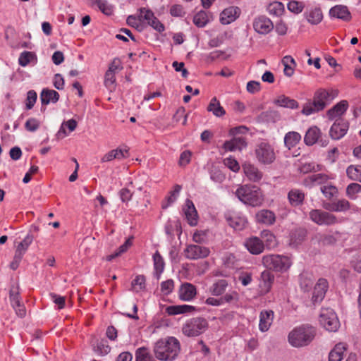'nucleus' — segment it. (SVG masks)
Masks as SVG:
<instances>
[{
	"mask_svg": "<svg viewBox=\"0 0 361 361\" xmlns=\"http://www.w3.org/2000/svg\"><path fill=\"white\" fill-rule=\"evenodd\" d=\"M180 350L179 341L173 336L157 341L153 348L155 357L161 361H173Z\"/></svg>",
	"mask_w": 361,
	"mask_h": 361,
	"instance_id": "1",
	"label": "nucleus"
},
{
	"mask_svg": "<svg viewBox=\"0 0 361 361\" xmlns=\"http://www.w3.org/2000/svg\"><path fill=\"white\" fill-rule=\"evenodd\" d=\"M235 195L242 202L252 207L260 206L264 200L261 190L255 185H242L236 190Z\"/></svg>",
	"mask_w": 361,
	"mask_h": 361,
	"instance_id": "2",
	"label": "nucleus"
},
{
	"mask_svg": "<svg viewBox=\"0 0 361 361\" xmlns=\"http://www.w3.org/2000/svg\"><path fill=\"white\" fill-rule=\"evenodd\" d=\"M315 329L308 325L295 328L288 334V341L294 347L307 345L314 338Z\"/></svg>",
	"mask_w": 361,
	"mask_h": 361,
	"instance_id": "3",
	"label": "nucleus"
},
{
	"mask_svg": "<svg viewBox=\"0 0 361 361\" xmlns=\"http://www.w3.org/2000/svg\"><path fill=\"white\" fill-rule=\"evenodd\" d=\"M264 266L268 269L278 272H283L291 265L289 258L279 255H269L262 258Z\"/></svg>",
	"mask_w": 361,
	"mask_h": 361,
	"instance_id": "4",
	"label": "nucleus"
},
{
	"mask_svg": "<svg viewBox=\"0 0 361 361\" xmlns=\"http://www.w3.org/2000/svg\"><path fill=\"white\" fill-rule=\"evenodd\" d=\"M208 328V322L203 317H194L188 320L183 326V334L189 337L197 336Z\"/></svg>",
	"mask_w": 361,
	"mask_h": 361,
	"instance_id": "5",
	"label": "nucleus"
},
{
	"mask_svg": "<svg viewBox=\"0 0 361 361\" xmlns=\"http://www.w3.org/2000/svg\"><path fill=\"white\" fill-rule=\"evenodd\" d=\"M255 152L257 161L262 164H271L276 159L274 147L267 142L257 145Z\"/></svg>",
	"mask_w": 361,
	"mask_h": 361,
	"instance_id": "6",
	"label": "nucleus"
},
{
	"mask_svg": "<svg viewBox=\"0 0 361 361\" xmlns=\"http://www.w3.org/2000/svg\"><path fill=\"white\" fill-rule=\"evenodd\" d=\"M137 13L138 20L140 22L152 27L159 32L164 31V25L158 20L150 9L147 8H140L138 9Z\"/></svg>",
	"mask_w": 361,
	"mask_h": 361,
	"instance_id": "7",
	"label": "nucleus"
},
{
	"mask_svg": "<svg viewBox=\"0 0 361 361\" xmlns=\"http://www.w3.org/2000/svg\"><path fill=\"white\" fill-rule=\"evenodd\" d=\"M319 322L329 331H336L340 326L335 312L331 308L322 309Z\"/></svg>",
	"mask_w": 361,
	"mask_h": 361,
	"instance_id": "8",
	"label": "nucleus"
},
{
	"mask_svg": "<svg viewBox=\"0 0 361 361\" xmlns=\"http://www.w3.org/2000/svg\"><path fill=\"white\" fill-rule=\"evenodd\" d=\"M310 219L319 226H332L337 224V217L322 209H312L309 214Z\"/></svg>",
	"mask_w": 361,
	"mask_h": 361,
	"instance_id": "9",
	"label": "nucleus"
},
{
	"mask_svg": "<svg viewBox=\"0 0 361 361\" xmlns=\"http://www.w3.org/2000/svg\"><path fill=\"white\" fill-rule=\"evenodd\" d=\"M210 253L209 249L207 247L198 245H188L184 250L185 258L190 260H197L207 257Z\"/></svg>",
	"mask_w": 361,
	"mask_h": 361,
	"instance_id": "10",
	"label": "nucleus"
},
{
	"mask_svg": "<svg viewBox=\"0 0 361 361\" xmlns=\"http://www.w3.org/2000/svg\"><path fill=\"white\" fill-rule=\"evenodd\" d=\"M253 28L259 34L267 35L274 27L272 21L265 16L256 17L253 20Z\"/></svg>",
	"mask_w": 361,
	"mask_h": 361,
	"instance_id": "11",
	"label": "nucleus"
},
{
	"mask_svg": "<svg viewBox=\"0 0 361 361\" xmlns=\"http://www.w3.org/2000/svg\"><path fill=\"white\" fill-rule=\"evenodd\" d=\"M329 288V283L326 279L320 278L314 286V290L312 297V302L314 304L321 302L326 295Z\"/></svg>",
	"mask_w": 361,
	"mask_h": 361,
	"instance_id": "12",
	"label": "nucleus"
},
{
	"mask_svg": "<svg viewBox=\"0 0 361 361\" xmlns=\"http://www.w3.org/2000/svg\"><path fill=\"white\" fill-rule=\"evenodd\" d=\"M348 130V123L341 118L337 119L331 126L329 131L331 137L339 140L343 137Z\"/></svg>",
	"mask_w": 361,
	"mask_h": 361,
	"instance_id": "13",
	"label": "nucleus"
},
{
	"mask_svg": "<svg viewBox=\"0 0 361 361\" xmlns=\"http://www.w3.org/2000/svg\"><path fill=\"white\" fill-rule=\"evenodd\" d=\"M337 96V92L333 90L319 89L314 94V97L318 103L321 104L324 109Z\"/></svg>",
	"mask_w": 361,
	"mask_h": 361,
	"instance_id": "14",
	"label": "nucleus"
},
{
	"mask_svg": "<svg viewBox=\"0 0 361 361\" xmlns=\"http://www.w3.org/2000/svg\"><path fill=\"white\" fill-rule=\"evenodd\" d=\"M183 211L188 224L191 226H196L198 222V214L193 202L190 200H186Z\"/></svg>",
	"mask_w": 361,
	"mask_h": 361,
	"instance_id": "15",
	"label": "nucleus"
},
{
	"mask_svg": "<svg viewBox=\"0 0 361 361\" xmlns=\"http://www.w3.org/2000/svg\"><path fill=\"white\" fill-rule=\"evenodd\" d=\"M240 14V9L237 6H229L225 8L220 15V22L223 25H228L235 21Z\"/></svg>",
	"mask_w": 361,
	"mask_h": 361,
	"instance_id": "16",
	"label": "nucleus"
},
{
	"mask_svg": "<svg viewBox=\"0 0 361 361\" xmlns=\"http://www.w3.org/2000/svg\"><path fill=\"white\" fill-rule=\"evenodd\" d=\"M274 318V312L271 310H263L259 313V329L262 332L267 331Z\"/></svg>",
	"mask_w": 361,
	"mask_h": 361,
	"instance_id": "17",
	"label": "nucleus"
},
{
	"mask_svg": "<svg viewBox=\"0 0 361 361\" xmlns=\"http://www.w3.org/2000/svg\"><path fill=\"white\" fill-rule=\"evenodd\" d=\"M320 135V130L317 127H311L306 132L304 137V142L309 146L313 145L317 142H320L322 146H326L327 145L326 140H323L322 139L319 140Z\"/></svg>",
	"mask_w": 361,
	"mask_h": 361,
	"instance_id": "18",
	"label": "nucleus"
},
{
	"mask_svg": "<svg viewBox=\"0 0 361 361\" xmlns=\"http://www.w3.org/2000/svg\"><path fill=\"white\" fill-rule=\"evenodd\" d=\"M226 219L231 227L238 231L245 228L248 223L245 216L238 214L227 215Z\"/></svg>",
	"mask_w": 361,
	"mask_h": 361,
	"instance_id": "19",
	"label": "nucleus"
},
{
	"mask_svg": "<svg viewBox=\"0 0 361 361\" xmlns=\"http://www.w3.org/2000/svg\"><path fill=\"white\" fill-rule=\"evenodd\" d=\"M244 245L252 255H259L264 251V245L262 240L257 237H251L245 240Z\"/></svg>",
	"mask_w": 361,
	"mask_h": 361,
	"instance_id": "20",
	"label": "nucleus"
},
{
	"mask_svg": "<svg viewBox=\"0 0 361 361\" xmlns=\"http://www.w3.org/2000/svg\"><path fill=\"white\" fill-rule=\"evenodd\" d=\"M304 16L307 22L312 25H317L323 19L322 9L318 6L308 8L305 12Z\"/></svg>",
	"mask_w": 361,
	"mask_h": 361,
	"instance_id": "21",
	"label": "nucleus"
},
{
	"mask_svg": "<svg viewBox=\"0 0 361 361\" xmlns=\"http://www.w3.org/2000/svg\"><path fill=\"white\" fill-rule=\"evenodd\" d=\"M243 169L245 176L250 181L258 182L262 178L263 173L253 164L245 163L243 165Z\"/></svg>",
	"mask_w": 361,
	"mask_h": 361,
	"instance_id": "22",
	"label": "nucleus"
},
{
	"mask_svg": "<svg viewBox=\"0 0 361 361\" xmlns=\"http://www.w3.org/2000/svg\"><path fill=\"white\" fill-rule=\"evenodd\" d=\"M329 16L332 18L348 21L351 18L350 13L346 6L336 5L329 10Z\"/></svg>",
	"mask_w": 361,
	"mask_h": 361,
	"instance_id": "23",
	"label": "nucleus"
},
{
	"mask_svg": "<svg viewBox=\"0 0 361 361\" xmlns=\"http://www.w3.org/2000/svg\"><path fill=\"white\" fill-rule=\"evenodd\" d=\"M197 294L196 288L194 285L185 283H183L179 289V298L184 301H190L195 298Z\"/></svg>",
	"mask_w": 361,
	"mask_h": 361,
	"instance_id": "24",
	"label": "nucleus"
},
{
	"mask_svg": "<svg viewBox=\"0 0 361 361\" xmlns=\"http://www.w3.org/2000/svg\"><path fill=\"white\" fill-rule=\"evenodd\" d=\"M247 146L246 140L243 137H235L231 140L226 141L224 144V147L228 151L242 150Z\"/></svg>",
	"mask_w": 361,
	"mask_h": 361,
	"instance_id": "25",
	"label": "nucleus"
},
{
	"mask_svg": "<svg viewBox=\"0 0 361 361\" xmlns=\"http://www.w3.org/2000/svg\"><path fill=\"white\" fill-rule=\"evenodd\" d=\"M324 208L331 212H346L350 209V204L347 200L341 199L331 203L326 204Z\"/></svg>",
	"mask_w": 361,
	"mask_h": 361,
	"instance_id": "26",
	"label": "nucleus"
},
{
	"mask_svg": "<svg viewBox=\"0 0 361 361\" xmlns=\"http://www.w3.org/2000/svg\"><path fill=\"white\" fill-rule=\"evenodd\" d=\"M312 240L319 245H332L336 243V238L331 234H325L322 233H315Z\"/></svg>",
	"mask_w": 361,
	"mask_h": 361,
	"instance_id": "27",
	"label": "nucleus"
},
{
	"mask_svg": "<svg viewBox=\"0 0 361 361\" xmlns=\"http://www.w3.org/2000/svg\"><path fill=\"white\" fill-rule=\"evenodd\" d=\"M348 104L346 100H342L327 111L328 118L331 120L343 115L348 109Z\"/></svg>",
	"mask_w": 361,
	"mask_h": 361,
	"instance_id": "28",
	"label": "nucleus"
},
{
	"mask_svg": "<svg viewBox=\"0 0 361 361\" xmlns=\"http://www.w3.org/2000/svg\"><path fill=\"white\" fill-rule=\"evenodd\" d=\"M195 310L196 307L195 306L189 305H171L166 308V312L169 315L193 312Z\"/></svg>",
	"mask_w": 361,
	"mask_h": 361,
	"instance_id": "29",
	"label": "nucleus"
},
{
	"mask_svg": "<svg viewBox=\"0 0 361 361\" xmlns=\"http://www.w3.org/2000/svg\"><path fill=\"white\" fill-rule=\"evenodd\" d=\"M256 220L258 223L271 225L275 222L276 217L274 212L267 209H262L256 214Z\"/></svg>",
	"mask_w": 361,
	"mask_h": 361,
	"instance_id": "30",
	"label": "nucleus"
},
{
	"mask_svg": "<svg viewBox=\"0 0 361 361\" xmlns=\"http://www.w3.org/2000/svg\"><path fill=\"white\" fill-rule=\"evenodd\" d=\"M40 99L43 105H47L50 102L56 103L59 99V94L54 90L43 89L40 94Z\"/></svg>",
	"mask_w": 361,
	"mask_h": 361,
	"instance_id": "31",
	"label": "nucleus"
},
{
	"mask_svg": "<svg viewBox=\"0 0 361 361\" xmlns=\"http://www.w3.org/2000/svg\"><path fill=\"white\" fill-rule=\"evenodd\" d=\"M305 194L299 189H292L288 193V200L292 207H298L303 203Z\"/></svg>",
	"mask_w": 361,
	"mask_h": 361,
	"instance_id": "32",
	"label": "nucleus"
},
{
	"mask_svg": "<svg viewBox=\"0 0 361 361\" xmlns=\"http://www.w3.org/2000/svg\"><path fill=\"white\" fill-rule=\"evenodd\" d=\"M324 109L321 104L318 103L315 98L313 97L312 100L307 102L302 107L301 113L305 116L317 113L322 111Z\"/></svg>",
	"mask_w": 361,
	"mask_h": 361,
	"instance_id": "33",
	"label": "nucleus"
},
{
	"mask_svg": "<svg viewBox=\"0 0 361 361\" xmlns=\"http://www.w3.org/2000/svg\"><path fill=\"white\" fill-rule=\"evenodd\" d=\"M274 104L281 107L288 108L291 109H298L299 106L298 102L296 100L290 99V97L285 95L279 96L276 99H274Z\"/></svg>",
	"mask_w": 361,
	"mask_h": 361,
	"instance_id": "34",
	"label": "nucleus"
},
{
	"mask_svg": "<svg viewBox=\"0 0 361 361\" xmlns=\"http://www.w3.org/2000/svg\"><path fill=\"white\" fill-rule=\"evenodd\" d=\"M307 234V231L305 228H299L294 230L290 235V245L292 246H297L305 240Z\"/></svg>",
	"mask_w": 361,
	"mask_h": 361,
	"instance_id": "35",
	"label": "nucleus"
},
{
	"mask_svg": "<svg viewBox=\"0 0 361 361\" xmlns=\"http://www.w3.org/2000/svg\"><path fill=\"white\" fill-rule=\"evenodd\" d=\"M207 110L209 112H212L213 115L216 117H222L226 114V111L221 106L219 101L216 99V97H213L211 99Z\"/></svg>",
	"mask_w": 361,
	"mask_h": 361,
	"instance_id": "36",
	"label": "nucleus"
},
{
	"mask_svg": "<svg viewBox=\"0 0 361 361\" xmlns=\"http://www.w3.org/2000/svg\"><path fill=\"white\" fill-rule=\"evenodd\" d=\"M301 140V135L298 132L290 131L287 133L284 137V143L288 149L295 147Z\"/></svg>",
	"mask_w": 361,
	"mask_h": 361,
	"instance_id": "37",
	"label": "nucleus"
},
{
	"mask_svg": "<svg viewBox=\"0 0 361 361\" xmlns=\"http://www.w3.org/2000/svg\"><path fill=\"white\" fill-rule=\"evenodd\" d=\"M345 345L338 343L331 350L329 355V361H341L343 358V353L345 351Z\"/></svg>",
	"mask_w": 361,
	"mask_h": 361,
	"instance_id": "38",
	"label": "nucleus"
},
{
	"mask_svg": "<svg viewBox=\"0 0 361 361\" xmlns=\"http://www.w3.org/2000/svg\"><path fill=\"white\" fill-rule=\"evenodd\" d=\"M228 285L226 280L219 279L209 288V291L213 295H221L226 291Z\"/></svg>",
	"mask_w": 361,
	"mask_h": 361,
	"instance_id": "39",
	"label": "nucleus"
},
{
	"mask_svg": "<svg viewBox=\"0 0 361 361\" xmlns=\"http://www.w3.org/2000/svg\"><path fill=\"white\" fill-rule=\"evenodd\" d=\"M259 118L262 121L265 122H271V123H276L281 118V114L280 113L274 109H269L264 112H262Z\"/></svg>",
	"mask_w": 361,
	"mask_h": 361,
	"instance_id": "40",
	"label": "nucleus"
},
{
	"mask_svg": "<svg viewBox=\"0 0 361 361\" xmlns=\"http://www.w3.org/2000/svg\"><path fill=\"white\" fill-rule=\"evenodd\" d=\"M314 277L308 273H303L300 275V286L301 289L305 291H309L314 284Z\"/></svg>",
	"mask_w": 361,
	"mask_h": 361,
	"instance_id": "41",
	"label": "nucleus"
},
{
	"mask_svg": "<svg viewBox=\"0 0 361 361\" xmlns=\"http://www.w3.org/2000/svg\"><path fill=\"white\" fill-rule=\"evenodd\" d=\"M33 239V235L27 233L23 240L18 245L15 253L23 257Z\"/></svg>",
	"mask_w": 361,
	"mask_h": 361,
	"instance_id": "42",
	"label": "nucleus"
},
{
	"mask_svg": "<svg viewBox=\"0 0 361 361\" xmlns=\"http://www.w3.org/2000/svg\"><path fill=\"white\" fill-rule=\"evenodd\" d=\"M136 361H156L149 350L145 347L139 348L135 352Z\"/></svg>",
	"mask_w": 361,
	"mask_h": 361,
	"instance_id": "43",
	"label": "nucleus"
},
{
	"mask_svg": "<svg viewBox=\"0 0 361 361\" xmlns=\"http://www.w3.org/2000/svg\"><path fill=\"white\" fill-rule=\"evenodd\" d=\"M361 173L360 165H350L346 169L347 176L352 180L357 181Z\"/></svg>",
	"mask_w": 361,
	"mask_h": 361,
	"instance_id": "44",
	"label": "nucleus"
},
{
	"mask_svg": "<svg viewBox=\"0 0 361 361\" xmlns=\"http://www.w3.org/2000/svg\"><path fill=\"white\" fill-rule=\"evenodd\" d=\"M209 22V18L205 11H201L195 15L193 18L194 24L198 27H204Z\"/></svg>",
	"mask_w": 361,
	"mask_h": 361,
	"instance_id": "45",
	"label": "nucleus"
},
{
	"mask_svg": "<svg viewBox=\"0 0 361 361\" xmlns=\"http://www.w3.org/2000/svg\"><path fill=\"white\" fill-rule=\"evenodd\" d=\"M33 60L37 61L36 55L33 52L25 51L20 54L18 63L21 66L25 67Z\"/></svg>",
	"mask_w": 361,
	"mask_h": 361,
	"instance_id": "46",
	"label": "nucleus"
},
{
	"mask_svg": "<svg viewBox=\"0 0 361 361\" xmlns=\"http://www.w3.org/2000/svg\"><path fill=\"white\" fill-rule=\"evenodd\" d=\"M361 192V185L357 183H352L346 188V195L351 200H355L357 193Z\"/></svg>",
	"mask_w": 361,
	"mask_h": 361,
	"instance_id": "47",
	"label": "nucleus"
},
{
	"mask_svg": "<svg viewBox=\"0 0 361 361\" xmlns=\"http://www.w3.org/2000/svg\"><path fill=\"white\" fill-rule=\"evenodd\" d=\"M94 350L100 355H105L110 352L111 347L109 345L106 341L102 340L97 342V345L94 346Z\"/></svg>",
	"mask_w": 361,
	"mask_h": 361,
	"instance_id": "48",
	"label": "nucleus"
},
{
	"mask_svg": "<svg viewBox=\"0 0 361 361\" xmlns=\"http://www.w3.org/2000/svg\"><path fill=\"white\" fill-rule=\"evenodd\" d=\"M9 299L13 307L22 303L20 300V295L18 291V287L12 286L9 292Z\"/></svg>",
	"mask_w": 361,
	"mask_h": 361,
	"instance_id": "49",
	"label": "nucleus"
},
{
	"mask_svg": "<svg viewBox=\"0 0 361 361\" xmlns=\"http://www.w3.org/2000/svg\"><path fill=\"white\" fill-rule=\"evenodd\" d=\"M154 266L158 276L164 271V262L158 251L153 255Z\"/></svg>",
	"mask_w": 361,
	"mask_h": 361,
	"instance_id": "50",
	"label": "nucleus"
},
{
	"mask_svg": "<svg viewBox=\"0 0 361 361\" xmlns=\"http://www.w3.org/2000/svg\"><path fill=\"white\" fill-rule=\"evenodd\" d=\"M261 278L264 288L267 291H269L274 281V275L269 271H264L262 273Z\"/></svg>",
	"mask_w": 361,
	"mask_h": 361,
	"instance_id": "51",
	"label": "nucleus"
},
{
	"mask_svg": "<svg viewBox=\"0 0 361 361\" xmlns=\"http://www.w3.org/2000/svg\"><path fill=\"white\" fill-rule=\"evenodd\" d=\"M284 11V6L282 3L275 1L271 3L268 6V11L270 14L274 16H281Z\"/></svg>",
	"mask_w": 361,
	"mask_h": 361,
	"instance_id": "52",
	"label": "nucleus"
},
{
	"mask_svg": "<svg viewBox=\"0 0 361 361\" xmlns=\"http://www.w3.org/2000/svg\"><path fill=\"white\" fill-rule=\"evenodd\" d=\"M95 4L99 9L105 15L109 16L112 14L114 11L113 6L106 0H96Z\"/></svg>",
	"mask_w": 361,
	"mask_h": 361,
	"instance_id": "53",
	"label": "nucleus"
},
{
	"mask_svg": "<svg viewBox=\"0 0 361 361\" xmlns=\"http://www.w3.org/2000/svg\"><path fill=\"white\" fill-rule=\"evenodd\" d=\"M132 288L135 292H139L145 287V279L142 275H139L132 281Z\"/></svg>",
	"mask_w": 361,
	"mask_h": 361,
	"instance_id": "54",
	"label": "nucleus"
},
{
	"mask_svg": "<svg viewBox=\"0 0 361 361\" xmlns=\"http://www.w3.org/2000/svg\"><path fill=\"white\" fill-rule=\"evenodd\" d=\"M321 191L329 200L331 199L333 197L338 194V190L336 187L331 185H324L321 187Z\"/></svg>",
	"mask_w": 361,
	"mask_h": 361,
	"instance_id": "55",
	"label": "nucleus"
},
{
	"mask_svg": "<svg viewBox=\"0 0 361 361\" xmlns=\"http://www.w3.org/2000/svg\"><path fill=\"white\" fill-rule=\"evenodd\" d=\"M305 4L302 1H290L288 4V9L295 13H299L302 11Z\"/></svg>",
	"mask_w": 361,
	"mask_h": 361,
	"instance_id": "56",
	"label": "nucleus"
},
{
	"mask_svg": "<svg viewBox=\"0 0 361 361\" xmlns=\"http://www.w3.org/2000/svg\"><path fill=\"white\" fill-rule=\"evenodd\" d=\"M40 126V122L35 118H30L25 123V128L27 131L35 132Z\"/></svg>",
	"mask_w": 361,
	"mask_h": 361,
	"instance_id": "57",
	"label": "nucleus"
},
{
	"mask_svg": "<svg viewBox=\"0 0 361 361\" xmlns=\"http://www.w3.org/2000/svg\"><path fill=\"white\" fill-rule=\"evenodd\" d=\"M64 127H67L69 129V130L72 132L77 127V121L74 119H69L68 121L63 122L61 126L60 130L58 132L59 135H60L62 133L64 135L66 134Z\"/></svg>",
	"mask_w": 361,
	"mask_h": 361,
	"instance_id": "58",
	"label": "nucleus"
},
{
	"mask_svg": "<svg viewBox=\"0 0 361 361\" xmlns=\"http://www.w3.org/2000/svg\"><path fill=\"white\" fill-rule=\"evenodd\" d=\"M37 95L35 91L34 90H30L27 93V98H26V108L27 109H31L36 101H37Z\"/></svg>",
	"mask_w": 361,
	"mask_h": 361,
	"instance_id": "59",
	"label": "nucleus"
},
{
	"mask_svg": "<svg viewBox=\"0 0 361 361\" xmlns=\"http://www.w3.org/2000/svg\"><path fill=\"white\" fill-rule=\"evenodd\" d=\"M174 286L173 281L171 279L163 281L161 283V290L164 295H168L172 292Z\"/></svg>",
	"mask_w": 361,
	"mask_h": 361,
	"instance_id": "60",
	"label": "nucleus"
},
{
	"mask_svg": "<svg viewBox=\"0 0 361 361\" xmlns=\"http://www.w3.org/2000/svg\"><path fill=\"white\" fill-rule=\"evenodd\" d=\"M221 300H222V305L225 303H231L233 301L237 302L238 300V294L235 291L228 293L223 297H221Z\"/></svg>",
	"mask_w": 361,
	"mask_h": 361,
	"instance_id": "61",
	"label": "nucleus"
},
{
	"mask_svg": "<svg viewBox=\"0 0 361 361\" xmlns=\"http://www.w3.org/2000/svg\"><path fill=\"white\" fill-rule=\"evenodd\" d=\"M114 73L106 71L104 77V85L108 88H111L116 82V77Z\"/></svg>",
	"mask_w": 361,
	"mask_h": 361,
	"instance_id": "62",
	"label": "nucleus"
},
{
	"mask_svg": "<svg viewBox=\"0 0 361 361\" xmlns=\"http://www.w3.org/2000/svg\"><path fill=\"white\" fill-rule=\"evenodd\" d=\"M310 179L312 183H315L317 184H323L328 180L329 177L328 176L323 173H317L311 175L310 176Z\"/></svg>",
	"mask_w": 361,
	"mask_h": 361,
	"instance_id": "63",
	"label": "nucleus"
},
{
	"mask_svg": "<svg viewBox=\"0 0 361 361\" xmlns=\"http://www.w3.org/2000/svg\"><path fill=\"white\" fill-rule=\"evenodd\" d=\"M224 164L229 168L231 171L236 172L240 169V166L238 161L233 158H226L224 160Z\"/></svg>",
	"mask_w": 361,
	"mask_h": 361,
	"instance_id": "64",
	"label": "nucleus"
}]
</instances>
